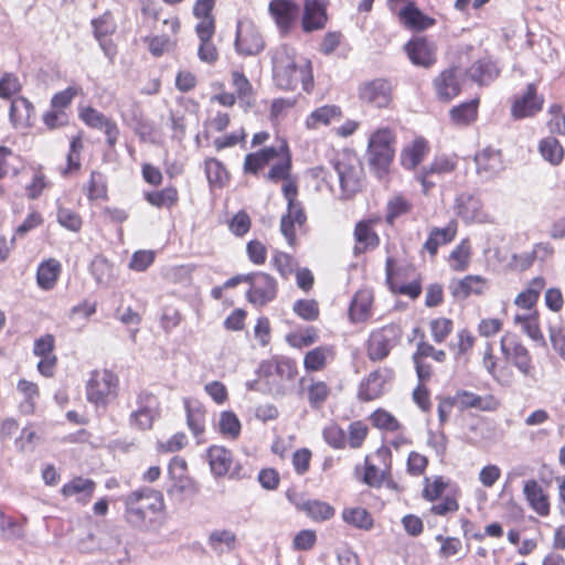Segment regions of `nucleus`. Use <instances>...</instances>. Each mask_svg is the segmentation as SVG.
Wrapping results in <instances>:
<instances>
[{
	"mask_svg": "<svg viewBox=\"0 0 565 565\" xmlns=\"http://www.w3.org/2000/svg\"><path fill=\"white\" fill-rule=\"evenodd\" d=\"M306 392L310 407L320 409L329 397L330 388L322 381H311L306 387Z\"/></svg>",
	"mask_w": 565,
	"mask_h": 565,
	"instance_id": "a18cd8bd",
	"label": "nucleus"
},
{
	"mask_svg": "<svg viewBox=\"0 0 565 565\" xmlns=\"http://www.w3.org/2000/svg\"><path fill=\"white\" fill-rule=\"evenodd\" d=\"M317 340V332L313 328H308L303 332L292 333L287 337V341L291 347L301 349L309 347Z\"/></svg>",
	"mask_w": 565,
	"mask_h": 565,
	"instance_id": "e2e57ef3",
	"label": "nucleus"
},
{
	"mask_svg": "<svg viewBox=\"0 0 565 565\" xmlns=\"http://www.w3.org/2000/svg\"><path fill=\"white\" fill-rule=\"evenodd\" d=\"M429 329L433 340L436 343H443L452 332L454 322L448 318H436L430 321Z\"/></svg>",
	"mask_w": 565,
	"mask_h": 565,
	"instance_id": "3c124183",
	"label": "nucleus"
},
{
	"mask_svg": "<svg viewBox=\"0 0 565 565\" xmlns=\"http://www.w3.org/2000/svg\"><path fill=\"white\" fill-rule=\"evenodd\" d=\"M207 461L211 472L220 478L230 473L231 478H245L247 473L242 470L239 466L232 469L233 457L232 452L223 446H212L207 450Z\"/></svg>",
	"mask_w": 565,
	"mask_h": 565,
	"instance_id": "4468645a",
	"label": "nucleus"
},
{
	"mask_svg": "<svg viewBox=\"0 0 565 565\" xmlns=\"http://www.w3.org/2000/svg\"><path fill=\"white\" fill-rule=\"evenodd\" d=\"M276 295L277 282L273 276L263 271L250 274L249 289L246 292L250 303L263 307L273 301Z\"/></svg>",
	"mask_w": 565,
	"mask_h": 565,
	"instance_id": "9b49d317",
	"label": "nucleus"
},
{
	"mask_svg": "<svg viewBox=\"0 0 565 565\" xmlns=\"http://www.w3.org/2000/svg\"><path fill=\"white\" fill-rule=\"evenodd\" d=\"M500 70L488 57L476 61L468 70V77L480 86L489 85L499 76Z\"/></svg>",
	"mask_w": 565,
	"mask_h": 565,
	"instance_id": "b1692460",
	"label": "nucleus"
},
{
	"mask_svg": "<svg viewBox=\"0 0 565 565\" xmlns=\"http://www.w3.org/2000/svg\"><path fill=\"white\" fill-rule=\"evenodd\" d=\"M232 84L241 104L250 107L254 104V93L248 78L242 72L234 71L232 72Z\"/></svg>",
	"mask_w": 565,
	"mask_h": 565,
	"instance_id": "ea45409f",
	"label": "nucleus"
},
{
	"mask_svg": "<svg viewBox=\"0 0 565 565\" xmlns=\"http://www.w3.org/2000/svg\"><path fill=\"white\" fill-rule=\"evenodd\" d=\"M401 19L404 24L414 30H425L434 24V20L423 14L413 4H407L401 10Z\"/></svg>",
	"mask_w": 565,
	"mask_h": 565,
	"instance_id": "4c0bfd02",
	"label": "nucleus"
},
{
	"mask_svg": "<svg viewBox=\"0 0 565 565\" xmlns=\"http://www.w3.org/2000/svg\"><path fill=\"white\" fill-rule=\"evenodd\" d=\"M393 372L390 369H379L370 373L359 386V398L373 401L384 393L385 384L392 379Z\"/></svg>",
	"mask_w": 565,
	"mask_h": 565,
	"instance_id": "f3484780",
	"label": "nucleus"
},
{
	"mask_svg": "<svg viewBox=\"0 0 565 565\" xmlns=\"http://www.w3.org/2000/svg\"><path fill=\"white\" fill-rule=\"evenodd\" d=\"M456 213L466 224L492 223L491 215L483 209L481 199L470 192H462L456 198Z\"/></svg>",
	"mask_w": 565,
	"mask_h": 565,
	"instance_id": "9d476101",
	"label": "nucleus"
},
{
	"mask_svg": "<svg viewBox=\"0 0 565 565\" xmlns=\"http://www.w3.org/2000/svg\"><path fill=\"white\" fill-rule=\"evenodd\" d=\"M299 509L316 522L330 520L335 513L333 507L320 500H307L299 505Z\"/></svg>",
	"mask_w": 565,
	"mask_h": 565,
	"instance_id": "e433bc0d",
	"label": "nucleus"
},
{
	"mask_svg": "<svg viewBox=\"0 0 565 565\" xmlns=\"http://www.w3.org/2000/svg\"><path fill=\"white\" fill-rule=\"evenodd\" d=\"M373 295L370 290H359L351 301L349 316L353 322H363L371 316Z\"/></svg>",
	"mask_w": 565,
	"mask_h": 565,
	"instance_id": "bb28decb",
	"label": "nucleus"
},
{
	"mask_svg": "<svg viewBox=\"0 0 565 565\" xmlns=\"http://www.w3.org/2000/svg\"><path fill=\"white\" fill-rule=\"evenodd\" d=\"M207 545L216 555L230 553L236 546V534L227 529L214 530L207 537Z\"/></svg>",
	"mask_w": 565,
	"mask_h": 565,
	"instance_id": "cd10ccee",
	"label": "nucleus"
},
{
	"mask_svg": "<svg viewBox=\"0 0 565 565\" xmlns=\"http://www.w3.org/2000/svg\"><path fill=\"white\" fill-rule=\"evenodd\" d=\"M95 487L96 483L92 479L76 477L65 483L61 491L64 497L79 494L84 499H89L94 493Z\"/></svg>",
	"mask_w": 565,
	"mask_h": 565,
	"instance_id": "58836bf2",
	"label": "nucleus"
},
{
	"mask_svg": "<svg viewBox=\"0 0 565 565\" xmlns=\"http://www.w3.org/2000/svg\"><path fill=\"white\" fill-rule=\"evenodd\" d=\"M327 21V14L320 0H306L302 19V28L310 32L322 29Z\"/></svg>",
	"mask_w": 565,
	"mask_h": 565,
	"instance_id": "a878e982",
	"label": "nucleus"
},
{
	"mask_svg": "<svg viewBox=\"0 0 565 565\" xmlns=\"http://www.w3.org/2000/svg\"><path fill=\"white\" fill-rule=\"evenodd\" d=\"M161 416V403L152 392L142 388L136 392L134 409L129 414V425L137 430H150Z\"/></svg>",
	"mask_w": 565,
	"mask_h": 565,
	"instance_id": "39448f33",
	"label": "nucleus"
},
{
	"mask_svg": "<svg viewBox=\"0 0 565 565\" xmlns=\"http://www.w3.org/2000/svg\"><path fill=\"white\" fill-rule=\"evenodd\" d=\"M146 200L156 207H170L178 201V191L173 186H168L160 191L147 192Z\"/></svg>",
	"mask_w": 565,
	"mask_h": 565,
	"instance_id": "de8ad7c7",
	"label": "nucleus"
},
{
	"mask_svg": "<svg viewBox=\"0 0 565 565\" xmlns=\"http://www.w3.org/2000/svg\"><path fill=\"white\" fill-rule=\"evenodd\" d=\"M57 222L61 226L72 232H78L82 227L81 216L72 210L65 207H58Z\"/></svg>",
	"mask_w": 565,
	"mask_h": 565,
	"instance_id": "4d7b16f0",
	"label": "nucleus"
},
{
	"mask_svg": "<svg viewBox=\"0 0 565 565\" xmlns=\"http://www.w3.org/2000/svg\"><path fill=\"white\" fill-rule=\"evenodd\" d=\"M87 196L89 200H98L106 196V184L99 172L93 171L90 173Z\"/></svg>",
	"mask_w": 565,
	"mask_h": 565,
	"instance_id": "680f3d73",
	"label": "nucleus"
},
{
	"mask_svg": "<svg viewBox=\"0 0 565 565\" xmlns=\"http://www.w3.org/2000/svg\"><path fill=\"white\" fill-rule=\"evenodd\" d=\"M537 87L534 83L526 86V90L514 98L511 107V115L515 119L532 117L542 110L544 97L537 95Z\"/></svg>",
	"mask_w": 565,
	"mask_h": 565,
	"instance_id": "dca6fc26",
	"label": "nucleus"
},
{
	"mask_svg": "<svg viewBox=\"0 0 565 565\" xmlns=\"http://www.w3.org/2000/svg\"><path fill=\"white\" fill-rule=\"evenodd\" d=\"M78 117L81 120L90 128L103 130L107 143L110 148L115 147L119 138V128L117 124L106 117L103 113L90 106L79 107Z\"/></svg>",
	"mask_w": 565,
	"mask_h": 565,
	"instance_id": "ddd939ff",
	"label": "nucleus"
},
{
	"mask_svg": "<svg viewBox=\"0 0 565 565\" xmlns=\"http://www.w3.org/2000/svg\"><path fill=\"white\" fill-rule=\"evenodd\" d=\"M264 41L256 29L249 21H239L236 29L235 47L242 55H257L264 50Z\"/></svg>",
	"mask_w": 565,
	"mask_h": 565,
	"instance_id": "2eb2a0df",
	"label": "nucleus"
},
{
	"mask_svg": "<svg viewBox=\"0 0 565 565\" xmlns=\"http://www.w3.org/2000/svg\"><path fill=\"white\" fill-rule=\"evenodd\" d=\"M456 406L460 409L476 408L483 412L495 411L499 407L498 399L492 395L480 396L472 392L459 391L452 396Z\"/></svg>",
	"mask_w": 565,
	"mask_h": 565,
	"instance_id": "aec40b11",
	"label": "nucleus"
},
{
	"mask_svg": "<svg viewBox=\"0 0 565 565\" xmlns=\"http://www.w3.org/2000/svg\"><path fill=\"white\" fill-rule=\"evenodd\" d=\"M329 352L330 350L326 347H318L309 351L303 360L305 367L308 371H319L323 369Z\"/></svg>",
	"mask_w": 565,
	"mask_h": 565,
	"instance_id": "5fc2aeb1",
	"label": "nucleus"
},
{
	"mask_svg": "<svg viewBox=\"0 0 565 565\" xmlns=\"http://www.w3.org/2000/svg\"><path fill=\"white\" fill-rule=\"evenodd\" d=\"M294 311L307 321L316 320L319 316V307L315 300H297L294 303Z\"/></svg>",
	"mask_w": 565,
	"mask_h": 565,
	"instance_id": "13d9d810",
	"label": "nucleus"
},
{
	"mask_svg": "<svg viewBox=\"0 0 565 565\" xmlns=\"http://www.w3.org/2000/svg\"><path fill=\"white\" fill-rule=\"evenodd\" d=\"M205 173L210 184L222 186L227 180V171L217 159L205 160Z\"/></svg>",
	"mask_w": 565,
	"mask_h": 565,
	"instance_id": "09e8293b",
	"label": "nucleus"
},
{
	"mask_svg": "<svg viewBox=\"0 0 565 565\" xmlns=\"http://www.w3.org/2000/svg\"><path fill=\"white\" fill-rule=\"evenodd\" d=\"M282 193L287 201V213L281 216L280 232L286 238L287 243L290 246H294L296 243L295 227H301L306 223L307 216L305 214L301 202L297 200L298 190L294 182H285L282 185Z\"/></svg>",
	"mask_w": 565,
	"mask_h": 565,
	"instance_id": "423d86ee",
	"label": "nucleus"
},
{
	"mask_svg": "<svg viewBox=\"0 0 565 565\" xmlns=\"http://www.w3.org/2000/svg\"><path fill=\"white\" fill-rule=\"evenodd\" d=\"M18 391L23 395V401L20 403V411L23 414H32L35 408L36 399L39 398V387L35 383L20 380L18 383Z\"/></svg>",
	"mask_w": 565,
	"mask_h": 565,
	"instance_id": "37998d69",
	"label": "nucleus"
},
{
	"mask_svg": "<svg viewBox=\"0 0 565 565\" xmlns=\"http://www.w3.org/2000/svg\"><path fill=\"white\" fill-rule=\"evenodd\" d=\"M475 162L478 174L486 179L495 177L503 169L501 152L492 148L478 152Z\"/></svg>",
	"mask_w": 565,
	"mask_h": 565,
	"instance_id": "412c9836",
	"label": "nucleus"
},
{
	"mask_svg": "<svg viewBox=\"0 0 565 565\" xmlns=\"http://www.w3.org/2000/svg\"><path fill=\"white\" fill-rule=\"evenodd\" d=\"M396 137L392 129L379 128L369 137L366 158L371 170L379 179L390 170L395 156Z\"/></svg>",
	"mask_w": 565,
	"mask_h": 565,
	"instance_id": "f03ea898",
	"label": "nucleus"
},
{
	"mask_svg": "<svg viewBox=\"0 0 565 565\" xmlns=\"http://www.w3.org/2000/svg\"><path fill=\"white\" fill-rule=\"evenodd\" d=\"M273 74L276 85L284 90H295L301 83L305 92L313 87L311 62L297 58L292 49L287 45L277 47L273 53Z\"/></svg>",
	"mask_w": 565,
	"mask_h": 565,
	"instance_id": "f257e3e1",
	"label": "nucleus"
},
{
	"mask_svg": "<svg viewBox=\"0 0 565 565\" xmlns=\"http://www.w3.org/2000/svg\"><path fill=\"white\" fill-rule=\"evenodd\" d=\"M246 252L249 260L255 265H263L267 259L266 246L257 241L253 239L247 243Z\"/></svg>",
	"mask_w": 565,
	"mask_h": 565,
	"instance_id": "338daca9",
	"label": "nucleus"
},
{
	"mask_svg": "<svg viewBox=\"0 0 565 565\" xmlns=\"http://www.w3.org/2000/svg\"><path fill=\"white\" fill-rule=\"evenodd\" d=\"M539 151L544 160L557 166L564 158V149L555 137H546L540 141Z\"/></svg>",
	"mask_w": 565,
	"mask_h": 565,
	"instance_id": "a19ab883",
	"label": "nucleus"
},
{
	"mask_svg": "<svg viewBox=\"0 0 565 565\" xmlns=\"http://www.w3.org/2000/svg\"><path fill=\"white\" fill-rule=\"evenodd\" d=\"M186 423L189 429L199 437L205 429V411L199 404L185 402Z\"/></svg>",
	"mask_w": 565,
	"mask_h": 565,
	"instance_id": "c03bdc74",
	"label": "nucleus"
},
{
	"mask_svg": "<svg viewBox=\"0 0 565 565\" xmlns=\"http://www.w3.org/2000/svg\"><path fill=\"white\" fill-rule=\"evenodd\" d=\"M125 503L128 522L140 526L145 523L148 512L156 513L162 509L163 499L160 492L150 488H141L131 492Z\"/></svg>",
	"mask_w": 565,
	"mask_h": 565,
	"instance_id": "20e7f679",
	"label": "nucleus"
},
{
	"mask_svg": "<svg viewBox=\"0 0 565 565\" xmlns=\"http://www.w3.org/2000/svg\"><path fill=\"white\" fill-rule=\"evenodd\" d=\"M50 185L51 183L46 180V177L41 171H36L32 182L25 186L26 195L29 199L35 200Z\"/></svg>",
	"mask_w": 565,
	"mask_h": 565,
	"instance_id": "0e129e2a",
	"label": "nucleus"
},
{
	"mask_svg": "<svg viewBox=\"0 0 565 565\" xmlns=\"http://www.w3.org/2000/svg\"><path fill=\"white\" fill-rule=\"evenodd\" d=\"M457 233V226L455 223H449L446 227L439 228L434 227L429 232L428 238L424 244V248L431 255L437 254L438 247L450 243Z\"/></svg>",
	"mask_w": 565,
	"mask_h": 565,
	"instance_id": "c85d7f7f",
	"label": "nucleus"
},
{
	"mask_svg": "<svg viewBox=\"0 0 565 565\" xmlns=\"http://www.w3.org/2000/svg\"><path fill=\"white\" fill-rule=\"evenodd\" d=\"M337 172L342 196L350 198L362 188L363 168L358 156L350 151L338 153L332 160Z\"/></svg>",
	"mask_w": 565,
	"mask_h": 565,
	"instance_id": "7ed1b4c3",
	"label": "nucleus"
},
{
	"mask_svg": "<svg viewBox=\"0 0 565 565\" xmlns=\"http://www.w3.org/2000/svg\"><path fill=\"white\" fill-rule=\"evenodd\" d=\"M79 92V87L68 86L64 90L53 95L51 99V106L55 109L63 110L71 105L72 100Z\"/></svg>",
	"mask_w": 565,
	"mask_h": 565,
	"instance_id": "052dcab7",
	"label": "nucleus"
},
{
	"mask_svg": "<svg viewBox=\"0 0 565 565\" xmlns=\"http://www.w3.org/2000/svg\"><path fill=\"white\" fill-rule=\"evenodd\" d=\"M403 331L398 324L391 323L374 330L367 342V356L376 362L384 360L396 347L402 338Z\"/></svg>",
	"mask_w": 565,
	"mask_h": 565,
	"instance_id": "1a4fd4ad",
	"label": "nucleus"
},
{
	"mask_svg": "<svg viewBox=\"0 0 565 565\" xmlns=\"http://www.w3.org/2000/svg\"><path fill=\"white\" fill-rule=\"evenodd\" d=\"M427 142L423 138L415 139L411 146L401 153V162L405 169H415L427 153Z\"/></svg>",
	"mask_w": 565,
	"mask_h": 565,
	"instance_id": "72a5a7b5",
	"label": "nucleus"
},
{
	"mask_svg": "<svg viewBox=\"0 0 565 565\" xmlns=\"http://www.w3.org/2000/svg\"><path fill=\"white\" fill-rule=\"evenodd\" d=\"M349 436L347 437V444L351 448H359L367 435V427L362 422L356 420L349 425Z\"/></svg>",
	"mask_w": 565,
	"mask_h": 565,
	"instance_id": "bf43d9fd",
	"label": "nucleus"
},
{
	"mask_svg": "<svg viewBox=\"0 0 565 565\" xmlns=\"http://www.w3.org/2000/svg\"><path fill=\"white\" fill-rule=\"evenodd\" d=\"M268 9L281 32L289 31L299 13V7L291 0H271Z\"/></svg>",
	"mask_w": 565,
	"mask_h": 565,
	"instance_id": "6ab92c4d",
	"label": "nucleus"
},
{
	"mask_svg": "<svg viewBox=\"0 0 565 565\" xmlns=\"http://www.w3.org/2000/svg\"><path fill=\"white\" fill-rule=\"evenodd\" d=\"M324 441L334 449H343L347 445V434L337 424H330L323 429Z\"/></svg>",
	"mask_w": 565,
	"mask_h": 565,
	"instance_id": "864d4df0",
	"label": "nucleus"
},
{
	"mask_svg": "<svg viewBox=\"0 0 565 565\" xmlns=\"http://www.w3.org/2000/svg\"><path fill=\"white\" fill-rule=\"evenodd\" d=\"M501 352L505 360L527 380L536 382V370L527 348L515 334H505L500 341Z\"/></svg>",
	"mask_w": 565,
	"mask_h": 565,
	"instance_id": "6e6552de",
	"label": "nucleus"
},
{
	"mask_svg": "<svg viewBox=\"0 0 565 565\" xmlns=\"http://www.w3.org/2000/svg\"><path fill=\"white\" fill-rule=\"evenodd\" d=\"M372 424L384 430L396 431L399 429L398 420L388 412L384 409H377L371 415Z\"/></svg>",
	"mask_w": 565,
	"mask_h": 565,
	"instance_id": "6e6d98bb",
	"label": "nucleus"
},
{
	"mask_svg": "<svg viewBox=\"0 0 565 565\" xmlns=\"http://www.w3.org/2000/svg\"><path fill=\"white\" fill-rule=\"evenodd\" d=\"M434 87L438 98L441 100L449 102L456 97L461 90L457 68L443 71L434 79Z\"/></svg>",
	"mask_w": 565,
	"mask_h": 565,
	"instance_id": "4be33fe9",
	"label": "nucleus"
},
{
	"mask_svg": "<svg viewBox=\"0 0 565 565\" xmlns=\"http://www.w3.org/2000/svg\"><path fill=\"white\" fill-rule=\"evenodd\" d=\"M343 522L363 531H370L374 525L372 514L364 508H344L341 513Z\"/></svg>",
	"mask_w": 565,
	"mask_h": 565,
	"instance_id": "2f4dec72",
	"label": "nucleus"
},
{
	"mask_svg": "<svg viewBox=\"0 0 565 565\" xmlns=\"http://www.w3.org/2000/svg\"><path fill=\"white\" fill-rule=\"evenodd\" d=\"M454 168L455 164L451 160L446 157H438L430 163L428 168H424L420 173H418L417 179L426 192L430 186L434 185V182L428 180L429 175L449 173L454 170Z\"/></svg>",
	"mask_w": 565,
	"mask_h": 565,
	"instance_id": "f704fd0d",
	"label": "nucleus"
},
{
	"mask_svg": "<svg viewBox=\"0 0 565 565\" xmlns=\"http://www.w3.org/2000/svg\"><path fill=\"white\" fill-rule=\"evenodd\" d=\"M354 237L356 245L354 247L355 254L364 253L366 249L377 247L380 238L372 228L371 224L365 221H361L355 225Z\"/></svg>",
	"mask_w": 565,
	"mask_h": 565,
	"instance_id": "7c9ffc66",
	"label": "nucleus"
},
{
	"mask_svg": "<svg viewBox=\"0 0 565 565\" xmlns=\"http://www.w3.org/2000/svg\"><path fill=\"white\" fill-rule=\"evenodd\" d=\"M405 51L413 64L423 67H430L436 63V47L433 42L424 38L409 41Z\"/></svg>",
	"mask_w": 565,
	"mask_h": 565,
	"instance_id": "a211bd4d",
	"label": "nucleus"
},
{
	"mask_svg": "<svg viewBox=\"0 0 565 565\" xmlns=\"http://www.w3.org/2000/svg\"><path fill=\"white\" fill-rule=\"evenodd\" d=\"M55 339L52 334H44L34 341L33 354L39 358L54 355Z\"/></svg>",
	"mask_w": 565,
	"mask_h": 565,
	"instance_id": "69168bd1",
	"label": "nucleus"
},
{
	"mask_svg": "<svg viewBox=\"0 0 565 565\" xmlns=\"http://www.w3.org/2000/svg\"><path fill=\"white\" fill-rule=\"evenodd\" d=\"M118 377L108 370H96L90 373L86 384L87 401L97 407H106L116 396Z\"/></svg>",
	"mask_w": 565,
	"mask_h": 565,
	"instance_id": "0eeeda50",
	"label": "nucleus"
},
{
	"mask_svg": "<svg viewBox=\"0 0 565 565\" xmlns=\"http://www.w3.org/2000/svg\"><path fill=\"white\" fill-rule=\"evenodd\" d=\"M9 117L15 128L30 127L35 119L34 106L25 97H17L11 102Z\"/></svg>",
	"mask_w": 565,
	"mask_h": 565,
	"instance_id": "5701e85b",
	"label": "nucleus"
},
{
	"mask_svg": "<svg viewBox=\"0 0 565 565\" xmlns=\"http://www.w3.org/2000/svg\"><path fill=\"white\" fill-rule=\"evenodd\" d=\"M548 331L554 350L565 360V328L550 326Z\"/></svg>",
	"mask_w": 565,
	"mask_h": 565,
	"instance_id": "774afa93",
	"label": "nucleus"
},
{
	"mask_svg": "<svg viewBox=\"0 0 565 565\" xmlns=\"http://www.w3.org/2000/svg\"><path fill=\"white\" fill-rule=\"evenodd\" d=\"M92 26L94 29V36L96 40L107 38L113 34L116 30V24L109 12H105L100 17L92 20Z\"/></svg>",
	"mask_w": 565,
	"mask_h": 565,
	"instance_id": "603ef678",
	"label": "nucleus"
},
{
	"mask_svg": "<svg viewBox=\"0 0 565 565\" xmlns=\"http://www.w3.org/2000/svg\"><path fill=\"white\" fill-rule=\"evenodd\" d=\"M516 323H521L524 332L540 345H546L545 338L541 332L539 322L536 318L532 316H515L514 318Z\"/></svg>",
	"mask_w": 565,
	"mask_h": 565,
	"instance_id": "8fccbe9b",
	"label": "nucleus"
},
{
	"mask_svg": "<svg viewBox=\"0 0 565 565\" xmlns=\"http://www.w3.org/2000/svg\"><path fill=\"white\" fill-rule=\"evenodd\" d=\"M523 493L530 507L540 515L545 516L550 513V503L543 488L536 480H527L524 483Z\"/></svg>",
	"mask_w": 565,
	"mask_h": 565,
	"instance_id": "393cba45",
	"label": "nucleus"
},
{
	"mask_svg": "<svg viewBox=\"0 0 565 565\" xmlns=\"http://www.w3.org/2000/svg\"><path fill=\"white\" fill-rule=\"evenodd\" d=\"M359 98L377 108H385L392 102V84L385 78L363 82L358 89Z\"/></svg>",
	"mask_w": 565,
	"mask_h": 565,
	"instance_id": "f8f14e48",
	"label": "nucleus"
},
{
	"mask_svg": "<svg viewBox=\"0 0 565 565\" xmlns=\"http://www.w3.org/2000/svg\"><path fill=\"white\" fill-rule=\"evenodd\" d=\"M341 117V109L335 105H324L313 110L306 119V127L315 130L320 126L329 125L333 119Z\"/></svg>",
	"mask_w": 565,
	"mask_h": 565,
	"instance_id": "473e14b6",
	"label": "nucleus"
},
{
	"mask_svg": "<svg viewBox=\"0 0 565 565\" xmlns=\"http://www.w3.org/2000/svg\"><path fill=\"white\" fill-rule=\"evenodd\" d=\"M478 99L462 103L450 110V118L457 125H469L478 115Z\"/></svg>",
	"mask_w": 565,
	"mask_h": 565,
	"instance_id": "79ce46f5",
	"label": "nucleus"
},
{
	"mask_svg": "<svg viewBox=\"0 0 565 565\" xmlns=\"http://www.w3.org/2000/svg\"><path fill=\"white\" fill-rule=\"evenodd\" d=\"M220 433L231 439H236L241 434V420L235 413L231 411H223L218 418Z\"/></svg>",
	"mask_w": 565,
	"mask_h": 565,
	"instance_id": "49530a36",
	"label": "nucleus"
},
{
	"mask_svg": "<svg viewBox=\"0 0 565 565\" xmlns=\"http://www.w3.org/2000/svg\"><path fill=\"white\" fill-rule=\"evenodd\" d=\"M61 273V264L54 258L42 262L36 270V282L43 290L54 288Z\"/></svg>",
	"mask_w": 565,
	"mask_h": 565,
	"instance_id": "c756f323",
	"label": "nucleus"
},
{
	"mask_svg": "<svg viewBox=\"0 0 565 565\" xmlns=\"http://www.w3.org/2000/svg\"><path fill=\"white\" fill-rule=\"evenodd\" d=\"M487 287V280L481 276H466L457 282L452 289V294L458 298H467L468 296L481 295Z\"/></svg>",
	"mask_w": 565,
	"mask_h": 565,
	"instance_id": "c9c22d12",
	"label": "nucleus"
}]
</instances>
